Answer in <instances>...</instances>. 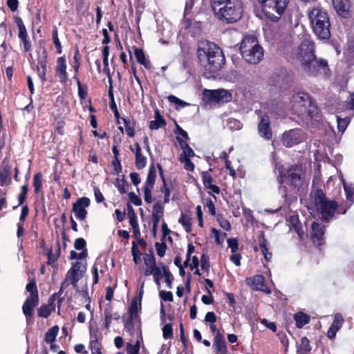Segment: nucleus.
<instances>
[{
    "label": "nucleus",
    "mask_w": 354,
    "mask_h": 354,
    "mask_svg": "<svg viewBox=\"0 0 354 354\" xmlns=\"http://www.w3.org/2000/svg\"><path fill=\"white\" fill-rule=\"evenodd\" d=\"M197 54L201 62H207L204 66L203 76L215 79L225 62L222 50L214 43L205 41L198 44Z\"/></svg>",
    "instance_id": "1"
},
{
    "label": "nucleus",
    "mask_w": 354,
    "mask_h": 354,
    "mask_svg": "<svg viewBox=\"0 0 354 354\" xmlns=\"http://www.w3.org/2000/svg\"><path fill=\"white\" fill-rule=\"evenodd\" d=\"M310 198L311 205L320 215L323 221L328 223L333 219L337 208V203L328 200L323 190L316 186L315 180L313 181Z\"/></svg>",
    "instance_id": "2"
},
{
    "label": "nucleus",
    "mask_w": 354,
    "mask_h": 354,
    "mask_svg": "<svg viewBox=\"0 0 354 354\" xmlns=\"http://www.w3.org/2000/svg\"><path fill=\"white\" fill-rule=\"evenodd\" d=\"M143 294V289H139V290L137 291L136 295L132 298L129 306L128 317H126V315L124 314L122 317L124 329L127 333L133 336L135 334V328L136 326L140 339H142V324L139 313H140L142 310Z\"/></svg>",
    "instance_id": "3"
},
{
    "label": "nucleus",
    "mask_w": 354,
    "mask_h": 354,
    "mask_svg": "<svg viewBox=\"0 0 354 354\" xmlns=\"http://www.w3.org/2000/svg\"><path fill=\"white\" fill-rule=\"evenodd\" d=\"M313 33L321 40L330 37L331 24L328 12L321 7L313 8L308 14Z\"/></svg>",
    "instance_id": "4"
},
{
    "label": "nucleus",
    "mask_w": 354,
    "mask_h": 354,
    "mask_svg": "<svg viewBox=\"0 0 354 354\" xmlns=\"http://www.w3.org/2000/svg\"><path fill=\"white\" fill-rule=\"evenodd\" d=\"M279 175L277 181L279 183V189L283 190V197L287 198L288 196L287 187L282 184L286 181L287 183L295 191H299L304 182V172L302 166L297 164L290 165L286 170L279 169Z\"/></svg>",
    "instance_id": "5"
},
{
    "label": "nucleus",
    "mask_w": 354,
    "mask_h": 354,
    "mask_svg": "<svg viewBox=\"0 0 354 354\" xmlns=\"http://www.w3.org/2000/svg\"><path fill=\"white\" fill-rule=\"evenodd\" d=\"M144 261L147 267L145 274H152L153 280L158 286H160V280L163 277L165 278L167 286H171L174 277L167 266L160 263V265L161 268L157 266L153 250L151 247L149 248L148 253L145 254Z\"/></svg>",
    "instance_id": "6"
},
{
    "label": "nucleus",
    "mask_w": 354,
    "mask_h": 354,
    "mask_svg": "<svg viewBox=\"0 0 354 354\" xmlns=\"http://www.w3.org/2000/svg\"><path fill=\"white\" fill-rule=\"evenodd\" d=\"M239 50L243 59L251 64H259L264 56V50L254 35L243 37Z\"/></svg>",
    "instance_id": "7"
},
{
    "label": "nucleus",
    "mask_w": 354,
    "mask_h": 354,
    "mask_svg": "<svg viewBox=\"0 0 354 354\" xmlns=\"http://www.w3.org/2000/svg\"><path fill=\"white\" fill-rule=\"evenodd\" d=\"M268 19L278 21L284 13L290 0H259Z\"/></svg>",
    "instance_id": "8"
},
{
    "label": "nucleus",
    "mask_w": 354,
    "mask_h": 354,
    "mask_svg": "<svg viewBox=\"0 0 354 354\" xmlns=\"http://www.w3.org/2000/svg\"><path fill=\"white\" fill-rule=\"evenodd\" d=\"M301 67L306 74L311 77L327 75L330 72L328 61L317 56L313 58L308 57L306 61L301 62Z\"/></svg>",
    "instance_id": "9"
},
{
    "label": "nucleus",
    "mask_w": 354,
    "mask_h": 354,
    "mask_svg": "<svg viewBox=\"0 0 354 354\" xmlns=\"http://www.w3.org/2000/svg\"><path fill=\"white\" fill-rule=\"evenodd\" d=\"M218 18L225 21L228 24H232L239 21L243 15V3L242 0L232 3L228 6L218 8L216 12H214Z\"/></svg>",
    "instance_id": "10"
},
{
    "label": "nucleus",
    "mask_w": 354,
    "mask_h": 354,
    "mask_svg": "<svg viewBox=\"0 0 354 354\" xmlns=\"http://www.w3.org/2000/svg\"><path fill=\"white\" fill-rule=\"evenodd\" d=\"M292 82V74L283 68L274 71L268 80L269 84L279 92H284L289 89Z\"/></svg>",
    "instance_id": "11"
},
{
    "label": "nucleus",
    "mask_w": 354,
    "mask_h": 354,
    "mask_svg": "<svg viewBox=\"0 0 354 354\" xmlns=\"http://www.w3.org/2000/svg\"><path fill=\"white\" fill-rule=\"evenodd\" d=\"M86 270V265L82 262L76 261L73 263L60 288H64V286H68L69 285H72L74 288L77 287L78 281L83 277Z\"/></svg>",
    "instance_id": "12"
},
{
    "label": "nucleus",
    "mask_w": 354,
    "mask_h": 354,
    "mask_svg": "<svg viewBox=\"0 0 354 354\" xmlns=\"http://www.w3.org/2000/svg\"><path fill=\"white\" fill-rule=\"evenodd\" d=\"M203 98L209 102L225 103L232 100V95L225 89H205L203 91Z\"/></svg>",
    "instance_id": "13"
},
{
    "label": "nucleus",
    "mask_w": 354,
    "mask_h": 354,
    "mask_svg": "<svg viewBox=\"0 0 354 354\" xmlns=\"http://www.w3.org/2000/svg\"><path fill=\"white\" fill-rule=\"evenodd\" d=\"M308 93L299 92L292 96V106L298 115H304L305 110L307 109L308 104L310 100Z\"/></svg>",
    "instance_id": "14"
},
{
    "label": "nucleus",
    "mask_w": 354,
    "mask_h": 354,
    "mask_svg": "<svg viewBox=\"0 0 354 354\" xmlns=\"http://www.w3.org/2000/svg\"><path fill=\"white\" fill-rule=\"evenodd\" d=\"M299 53L298 59L300 62H304L307 59L308 57L313 58V57L316 56L315 54V46L313 41L305 39H304L299 45Z\"/></svg>",
    "instance_id": "15"
},
{
    "label": "nucleus",
    "mask_w": 354,
    "mask_h": 354,
    "mask_svg": "<svg viewBox=\"0 0 354 354\" xmlns=\"http://www.w3.org/2000/svg\"><path fill=\"white\" fill-rule=\"evenodd\" d=\"M30 292L29 296L26 298L22 310L26 317H31L33 314V309L39 304V295L37 289H27Z\"/></svg>",
    "instance_id": "16"
},
{
    "label": "nucleus",
    "mask_w": 354,
    "mask_h": 354,
    "mask_svg": "<svg viewBox=\"0 0 354 354\" xmlns=\"http://www.w3.org/2000/svg\"><path fill=\"white\" fill-rule=\"evenodd\" d=\"M90 203L91 201L88 198L82 197L73 204L72 211L75 213L77 219L83 221L86 218L88 212L86 208L90 205Z\"/></svg>",
    "instance_id": "17"
},
{
    "label": "nucleus",
    "mask_w": 354,
    "mask_h": 354,
    "mask_svg": "<svg viewBox=\"0 0 354 354\" xmlns=\"http://www.w3.org/2000/svg\"><path fill=\"white\" fill-rule=\"evenodd\" d=\"M333 6L337 15L348 19L351 16V5L350 0H332Z\"/></svg>",
    "instance_id": "18"
},
{
    "label": "nucleus",
    "mask_w": 354,
    "mask_h": 354,
    "mask_svg": "<svg viewBox=\"0 0 354 354\" xmlns=\"http://www.w3.org/2000/svg\"><path fill=\"white\" fill-rule=\"evenodd\" d=\"M270 118L265 114L261 117V120L258 124V131L261 136L266 140H271L272 133L270 126Z\"/></svg>",
    "instance_id": "19"
},
{
    "label": "nucleus",
    "mask_w": 354,
    "mask_h": 354,
    "mask_svg": "<svg viewBox=\"0 0 354 354\" xmlns=\"http://www.w3.org/2000/svg\"><path fill=\"white\" fill-rule=\"evenodd\" d=\"M311 239L315 245L321 246L324 244V236L325 227L321 226L318 223L313 222L312 223Z\"/></svg>",
    "instance_id": "20"
},
{
    "label": "nucleus",
    "mask_w": 354,
    "mask_h": 354,
    "mask_svg": "<svg viewBox=\"0 0 354 354\" xmlns=\"http://www.w3.org/2000/svg\"><path fill=\"white\" fill-rule=\"evenodd\" d=\"M55 301L56 295L53 294L49 297L47 304H43L38 308V316L44 318L48 317L52 312L55 310Z\"/></svg>",
    "instance_id": "21"
},
{
    "label": "nucleus",
    "mask_w": 354,
    "mask_h": 354,
    "mask_svg": "<svg viewBox=\"0 0 354 354\" xmlns=\"http://www.w3.org/2000/svg\"><path fill=\"white\" fill-rule=\"evenodd\" d=\"M213 346L218 354H227V343L224 335L218 330L214 337Z\"/></svg>",
    "instance_id": "22"
},
{
    "label": "nucleus",
    "mask_w": 354,
    "mask_h": 354,
    "mask_svg": "<svg viewBox=\"0 0 354 354\" xmlns=\"http://www.w3.org/2000/svg\"><path fill=\"white\" fill-rule=\"evenodd\" d=\"M12 166L3 162L0 168V185H9L11 183Z\"/></svg>",
    "instance_id": "23"
},
{
    "label": "nucleus",
    "mask_w": 354,
    "mask_h": 354,
    "mask_svg": "<svg viewBox=\"0 0 354 354\" xmlns=\"http://www.w3.org/2000/svg\"><path fill=\"white\" fill-rule=\"evenodd\" d=\"M55 71L59 79V82L61 83H65L68 79V77L66 73V59L64 56L57 58Z\"/></svg>",
    "instance_id": "24"
},
{
    "label": "nucleus",
    "mask_w": 354,
    "mask_h": 354,
    "mask_svg": "<svg viewBox=\"0 0 354 354\" xmlns=\"http://www.w3.org/2000/svg\"><path fill=\"white\" fill-rule=\"evenodd\" d=\"M282 142L286 147H291L299 142L298 133L295 130L286 131L282 138Z\"/></svg>",
    "instance_id": "25"
},
{
    "label": "nucleus",
    "mask_w": 354,
    "mask_h": 354,
    "mask_svg": "<svg viewBox=\"0 0 354 354\" xmlns=\"http://www.w3.org/2000/svg\"><path fill=\"white\" fill-rule=\"evenodd\" d=\"M211 171H212V169H209L207 171H205L202 172L201 175H202L203 183L207 189H209L212 190L214 193L218 194L220 193L221 190H220V188L217 185L212 184V178L211 174H210Z\"/></svg>",
    "instance_id": "26"
},
{
    "label": "nucleus",
    "mask_w": 354,
    "mask_h": 354,
    "mask_svg": "<svg viewBox=\"0 0 354 354\" xmlns=\"http://www.w3.org/2000/svg\"><path fill=\"white\" fill-rule=\"evenodd\" d=\"M135 147H136V160H135V165L136 168L138 170L142 169L146 167L147 165V158L144 156L141 153V147L138 142L135 143Z\"/></svg>",
    "instance_id": "27"
},
{
    "label": "nucleus",
    "mask_w": 354,
    "mask_h": 354,
    "mask_svg": "<svg viewBox=\"0 0 354 354\" xmlns=\"http://www.w3.org/2000/svg\"><path fill=\"white\" fill-rule=\"evenodd\" d=\"M155 120H151L149 123V128L151 130H157L161 127H165L167 124L166 120L161 115L160 111L156 109L154 111Z\"/></svg>",
    "instance_id": "28"
},
{
    "label": "nucleus",
    "mask_w": 354,
    "mask_h": 354,
    "mask_svg": "<svg viewBox=\"0 0 354 354\" xmlns=\"http://www.w3.org/2000/svg\"><path fill=\"white\" fill-rule=\"evenodd\" d=\"M164 214V205L160 201H157L153 205L152 223H159L161 217Z\"/></svg>",
    "instance_id": "29"
},
{
    "label": "nucleus",
    "mask_w": 354,
    "mask_h": 354,
    "mask_svg": "<svg viewBox=\"0 0 354 354\" xmlns=\"http://www.w3.org/2000/svg\"><path fill=\"white\" fill-rule=\"evenodd\" d=\"M177 141L179 143V145L183 150V153H180L179 158H183L187 157H194L195 156L194 151L193 149L189 146V145L183 140L179 136L176 138Z\"/></svg>",
    "instance_id": "30"
},
{
    "label": "nucleus",
    "mask_w": 354,
    "mask_h": 354,
    "mask_svg": "<svg viewBox=\"0 0 354 354\" xmlns=\"http://www.w3.org/2000/svg\"><path fill=\"white\" fill-rule=\"evenodd\" d=\"M265 277L261 274H257L253 277H248L245 279L247 286L251 288H263L265 286Z\"/></svg>",
    "instance_id": "31"
},
{
    "label": "nucleus",
    "mask_w": 354,
    "mask_h": 354,
    "mask_svg": "<svg viewBox=\"0 0 354 354\" xmlns=\"http://www.w3.org/2000/svg\"><path fill=\"white\" fill-rule=\"evenodd\" d=\"M306 108L304 115L309 117L312 120H319V115L318 107L311 98L310 100L309 104H308Z\"/></svg>",
    "instance_id": "32"
},
{
    "label": "nucleus",
    "mask_w": 354,
    "mask_h": 354,
    "mask_svg": "<svg viewBox=\"0 0 354 354\" xmlns=\"http://www.w3.org/2000/svg\"><path fill=\"white\" fill-rule=\"evenodd\" d=\"M294 320L295 321L296 327L301 328L310 322V317L308 314L299 311L294 315Z\"/></svg>",
    "instance_id": "33"
},
{
    "label": "nucleus",
    "mask_w": 354,
    "mask_h": 354,
    "mask_svg": "<svg viewBox=\"0 0 354 354\" xmlns=\"http://www.w3.org/2000/svg\"><path fill=\"white\" fill-rule=\"evenodd\" d=\"M134 55L137 62L143 65L145 68L149 69L151 67L150 61L147 60L143 50L140 48L133 47Z\"/></svg>",
    "instance_id": "34"
},
{
    "label": "nucleus",
    "mask_w": 354,
    "mask_h": 354,
    "mask_svg": "<svg viewBox=\"0 0 354 354\" xmlns=\"http://www.w3.org/2000/svg\"><path fill=\"white\" fill-rule=\"evenodd\" d=\"M156 179V171L153 163H152L148 171L147 180L145 183L144 187L153 189Z\"/></svg>",
    "instance_id": "35"
},
{
    "label": "nucleus",
    "mask_w": 354,
    "mask_h": 354,
    "mask_svg": "<svg viewBox=\"0 0 354 354\" xmlns=\"http://www.w3.org/2000/svg\"><path fill=\"white\" fill-rule=\"evenodd\" d=\"M39 49L41 50V56L39 57L37 59L38 66L41 69L46 70L47 69V52L44 46V43L43 41H40L39 44Z\"/></svg>",
    "instance_id": "36"
},
{
    "label": "nucleus",
    "mask_w": 354,
    "mask_h": 354,
    "mask_svg": "<svg viewBox=\"0 0 354 354\" xmlns=\"http://www.w3.org/2000/svg\"><path fill=\"white\" fill-rule=\"evenodd\" d=\"M59 328L57 325H55L49 328L45 333L44 341L47 344H52L55 342L56 337L59 333Z\"/></svg>",
    "instance_id": "37"
},
{
    "label": "nucleus",
    "mask_w": 354,
    "mask_h": 354,
    "mask_svg": "<svg viewBox=\"0 0 354 354\" xmlns=\"http://www.w3.org/2000/svg\"><path fill=\"white\" fill-rule=\"evenodd\" d=\"M312 348L310 341L306 337H303L301 339L300 345L298 346L297 352L298 354H309Z\"/></svg>",
    "instance_id": "38"
},
{
    "label": "nucleus",
    "mask_w": 354,
    "mask_h": 354,
    "mask_svg": "<svg viewBox=\"0 0 354 354\" xmlns=\"http://www.w3.org/2000/svg\"><path fill=\"white\" fill-rule=\"evenodd\" d=\"M113 308L111 303L106 304L104 308V327L109 329L113 319Z\"/></svg>",
    "instance_id": "39"
},
{
    "label": "nucleus",
    "mask_w": 354,
    "mask_h": 354,
    "mask_svg": "<svg viewBox=\"0 0 354 354\" xmlns=\"http://www.w3.org/2000/svg\"><path fill=\"white\" fill-rule=\"evenodd\" d=\"M138 339L134 344H132L130 342L127 343L126 345V352L127 354H139L140 349V340H142V338L140 339L139 336V333L138 332Z\"/></svg>",
    "instance_id": "40"
},
{
    "label": "nucleus",
    "mask_w": 354,
    "mask_h": 354,
    "mask_svg": "<svg viewBox=\"0 0 354 354\" xmlns=\"http://www.w3.org/2000/svg\"><path fill=\"white\" fill-rule=\"evenodd\" d=\"M194 6V0H188L186 1L185 12H184V19L185 24V28H189L192 25V21L191 19L187 17V15L191 12Z\"/></svg>",
    "instance_id": "41"
},
{
    "label": "nucleus",
    "mask_w": 354,
    "mask_h": 354,
    "mask_svg": "<svg viewBox=\"0 0 354 354\" xmlns=\"http://www.w3.org/2000/svg\"><path fill=\"white\" fill-rule=\"evenodd\" d=\"M91 340L90 342V349L92 354H102L101 351V344L99 342L97 335L91 334Z\"/></svg>",
    "instance_id": "42"
},
{
    "label": "nucleus",
    "mask_w": 354,
    "mask_h": 354,
    "mask_svg": "<svg viewBox=\"0 0 354 354\" xmlns=\"http://www.w3.org/2000/svg\"><path fill=\"white\" fill-rule=\"evenodd\" d=\"M43 176L41 172H37L33 177V186L35 194H39L42 188Z\"/></svg>",
    "instance_id": "43"
},
{
    "label": "nucleus",
    "mask_w": 354,
    "mask_h": 354,
    "mask_svg": "<svg viewBox=\"0 0 354 354\" xmlns=\"http://www.w3.org/2000/svg\"><path fill=\"white\" fill-rule=\"evenodd\" d=\"M15 22L17 25V27L19 28V33H18L19 38L28 36L26 28L22 19L19 17H18V16L15 17Z\"/></svg>",
    "instance_id": "44"
},
{
    "label": "nucleus",
    "mask_w": 354,
    "mask_h": 354,
    "mask_svg": "<svg viewBox=\"0 0 354 354\" xmlns=\"http://www.w3.org/2000/svg\"><path fill=\"white\" fill-rule=\"evenodd\" d=\"M115 186L118 188L119 192L121 194H124L127 192L125 187H129V185L125 179V176H123L122 179L116 178L115 181Z\"/></svg>",
    "instance_id": "45"
},
{
    "label": "nucleus",
    "mask_w": 354,
    "mask_h": 354,
    "mask_svg": "<svg viewBox=\"0 0 354 354\" xmlns=\"http://www.w3.org/2000/svg\"><path fill=\"white\" fill-rule=\"evenodd\" d=\"M131 254L133 256V260L134 263L136 265L140 264L142 261V259H141L142 254L139 251L138 246L135 241L132 242Z\"/></svg>",
    "instance_id": "46"
},
{
    "label": "nucleus",
    "mask_w": 354,
    "mask_h": 354,
    "mask_svg": "<svg viewBox=\"0 0 354 354\" xmlns=\"http://www.w3.org/2000/svg\"><path fill=\"white\" fill-rule=\"evenodd\" d=\"M211 231L214 236L216 244L221 245L227 236V234L225 232H221L220 230H218L214 227L212 228Z\"/></svg>",
    "instance_id": "47"
},
{
    "label": "nucleus",
    "mask_w": 354,
    "mask_h": 354,
    "mask_svg": "<svg viewBox=\"0 0 354 354\" xmlns=\"http://www.w3.org/2000/svg\"><path fill=\"white\" fill-rule=\"evenodd\" d=\"M52 36H53V43L56 48L57 53L58 54H61L62 52V45H61L60 41L58 37V31H57V29L56 27H55L53 30Z\"/></svg>",
    "instance_id": "48"
},
{
    "label": "nucleus",
    "mask_w": 354,
    "mask_h": 354,
    "mask_svg": "<svg viewBox=\"0 0 354 354\" xmlns=\"http://www.w3.org/2000/svg\"><path fill=\"white\" fill-rule=\"evenodd\" d=\"M190 220V218H186L183 213L181 214V216L178 219V222L182 224V225L185 227V230L187 233H189L192 231V223Z\"/></svg>",
    "instance_id": "49"
},
{
    "label": "nucleus",
    "mask_w": 354,
    "mask_h": 354,
    "mask_svg": "<svg viewBox=\"0 0 354 354\" xmlns=\"http://www.w3.org/2000/svg\"><path fill=\"white\" fill-rule=\"evenodd\" d=\"M172 324H166L162 328V337L165 339H170L173 337Z\"/></svg>",
    "instance_id": "50"
},
{
    "label": "nucleus",
    "mask_w": 354,
    "mask_h": 354,
    "mask_svg": "<svg viewBox=\"0 0 354 354\" xmlns=\"http://www.w3.org/2000/svg\"><path fill=\"white\" fill-rule=\"evenodd\" d=\"M290 224L294 227L295 230L299 234V230L301 228V224L299 222L297 215H293L290 216L288 219Z\"/></svg>",
    "instance_id": "51"
},
{
    "label": "nucleus",
    "mask_w": 354,
    "mask_h": 354,
    "mask_svg": "<svg viewBox=\"0 0 354 354\" xmlns=\"http://www.w3.org/2000/svg\"><path fill=\"white\" fill-rule=\"evenodd\" d=\"M122 119L124 124L125 126V130H126L127 134L130 138L133 137L134 135H135V133H134V129H135L134 125H133V126L131 125V120L129 118H122Z\"/></svg>",
    "instance_id": "52"
},
{
    "label": "nucleus",
    "mask_w": 354,
    "mask_h": 354,
    "mask_svg": "<svg viewBox=\"0 0 354 354\" xmlns=\"http://www.w3.org/2000/svg\"><path fill=\"white\" fill-rule=\"evenodd\" d=\"M343 323L344 319L342 316L339 313H337L335 314L334 317V319L331 324V326L335 328L337 330H339L342 328Z\"/></svg>",
    "instance_id": "53"
},
{
    "label": "nucleus",
    "mask_w": 354,
    "mask_h": 354,
    "mask_svg": "<svg viewBox=\"0 0 354 354\" xmlns=\"http://www.w3.org/2000/svg\"><path fill=\"white\" fill-rule=\"evenodd\" d=\"M155 248L157 252V254L160 257H162L165 254L166 250L167 249V246L165 242L163 243H159L156 242L155 243Z\"/></svg>",
    "instance_id": "54"
},
{
    "label": "nucleus",
    "mask_w": 354,
    "mask_h": 354,
    "mask_svg": "<svg viewBox=\"0 0 354 354\" xmlns=\"http://www.w3.org/2000/svg\"><path fill=\"white\" fill-rule=\"evenodd\" d=\"M127 211H128V216L129 217L130 225L137 223H138L137 216L135 213V211H134L133 207L131 206V205L130 203H127Z\"/></svg>",
    "instance_id": "55"
},
{
    "label": "nucleus",
    "mask_w": 354,
    "mask_h": 354,
    "mask_svg": "<svg viewBox=\"0 0 354 354\" xmlns=\"http://www.w3.org/2000/svg\"><path fill=\"white\" fill-rule=\"evenodd\" d=\"M227 246L230 248L232 254L236 253L239 250V242L236 238H230L227 241Z\"/></svg>",
    "instance_id": "56"
},
{
    "label": "nucleus",
    "mask_w": 354,
    "mask_h": 354,
    "mask_svg": "<svg viewBox=\"0 0 354 354\" xmlns=\"http://www.w3.org/2000/svg\"><path fill=\"white\" fill-rule=\"evenodd\" d=\"M167 100L169 102L178 105L180 107H185L189 104L187 102L178 98L177 97L173 95H169L167 97Z\"/></svg>",
    "instance_id": "57"
},
{
    "label": "nucleus",
    "mask_w": 354,
    "mask_h": 354,
    "mask_svg": "<svg viewBox=\"0 0 354 354\" xmlns=\"http://www.w3.org/2000/svg\"><path fill=\"white\" fill-rule=\"evenodd\" d=\"M78 95L81 100L85 99L88 95V87L86 85L82 86L80 81H78Z\"/></svg>",
    "instance_id": "58"
},
{
    "label": "nucleus",
    "mask_w": 354,
    "mask_h": 354,
    "mask_svg": "<svg viewBox=\"0 0 354 354\" xmlns=\"http://www.w3.org/2000/svg\"><path fill=\"white\" fill-rule=\"evenodd\" d=\"M160 299L164 301H173L174 297L173 294L170 291L160 290L159 292Z\"/></svg>",
    "instance_id": "59"
},
{
    "label": "nucleus",
    "mask_w": 354,
    "mask_h": 354,
    "mask_svg": "<svg viewBox=\"0 0 354 354\" xmlns=\"http://www.w3.org/2000/svg\"><path fill=\"white\" fill-rule=\"evenodd\" d=\"M179 160L180 162L185 163L184 167L187 171H192L194 169V165L190 160L189 157L179 158Z\"/></svg>",
    "instance_id": "60"
},
{
    "label": "nucleus",
    "mask_w": 354,
    "mask_h": 354,
    "mask_svg": "<svg viewBox=\"0 0 354 354\" xmlns=\"http://www.w3.org/2000/svg\"><path fill=\"white\" fill-rule=\"evenodd\" d=\"M86 242L83 238H77L75 239L74 243V248L77 250H82L86 248Z\"/></svg>",
    "instance_id": "61"
},
{
    "label": "nucleus",
    "mask_w": 354,
    "mask_h": 354,
    "mask_svg": "<svg viewBox=\"0 0 354 354\" xmlns=\"http://www.w3.org/2000/svg\"><path fill=\"white\" fill-rule=\"evenodd\" d=\"M129 198L131 203H133L136 206H140L142 205L141 198L138 196L134 192L129 193Z\"/></svg>",
    "instance_id": "62"
},
{
    "label": "nucleus",
    "mask_w": 354,
    "mask_h": 354,
    "mask_svg": "<svg viewBox=\"0 0 354 354\" xmlns=\"http://www.w3.org/2000/svg\"><path fill=\"white\" fill-rule=\"evenodd\" d=\"M261 323L266 328L272 330L273 333L277 331V326L275 323L270 322L268 319L263 318L261 320Z\"/></svg>",
    "instance_id": "63"
},
{
    "label": "nucleus",
    "mask_w": 354,
    "mask_h": 354,
    "mask_svg": "<svg viewBox=\"0 0 354 354\" xmlns=\"http://www.w3.org/2000/svg\"><path fill=\"white\" fill-rule=\"evenodd\" d=\"M201 263L202 270L208 272L209 269V258L205 254H203L201 257Z\"/></svg>",
    "instance_id": "64"
}]
</instances>
